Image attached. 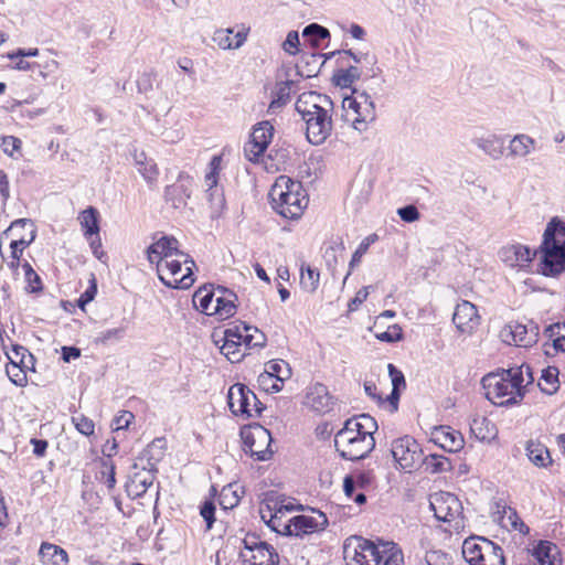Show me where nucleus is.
<instances>
[{"label": "nucleus", "instance_id": "obj_52", "mask_svg": "<svg viewBox=\"0 0 565 565\" xmlns=\"http://www.w3.org/2000/svg\"><path fill=\"white\" fill-rule=\"evenodd\" d=\"M250 330H252V326H247L245 322H239L238 324L227 328L224 331L223 339L228 340L232 343H233V341H235V342L244 344L245 332H248Z\"/></svg>", "mask_w": 565, "mask_h": 565}, {"label": "nucleus", "instance_id": "obj_10", "mask_svg": "<svg viewBox=\"0 0 565 565\" xmlns=\"http://www.w3.org/2000/svg\"><path fill=\"white\" fill-rule=\"evenodd\" d=\"M343 553L351 565H375L380 557V544L361 536H351L344 544Z\"/></svg>", "mask_w": 565, "mask_h": 565}, {"label": "nucleus", "instance_id": "obj_18", "mask_svg": "<svg viewBox=\"0 0 565 565\" xmlns=\"http://www.w3.org/2000/svg\"><path fill=\"white\" fill-rule=\"evenodd\" d=\"M221 156H214L210 161V172L205 175L206 193L214 212H221L225 207V196L217 185V175L221 169Z\"/></svg>", "mask_w": 565, "mask_h": 565}, {"label": "nucleus", "instance_id": "obj_15", "mask_svg": "<svg viewBox=\"0 0 565 565\" xmlns=\"http://www.w3.org/2000/svg\"><path fill=\"white\" fill-rule=\"evenodd\" d=\"M274 136V127L269 121L256 125L250 135V141L245 146V156L256 162L266 151Z\"/></svg>", "mask_w": 565, "mask_h": 565}, {"label": "nucleus", "instance_id": "obj_44", "mask_svg": "<svg viewBox=\"0 0 565 565\" xmlns=\"http://www.w3.org/2000/svg\"><path fill=\"white\" fill-rule=\"evenodd\" d=\"M544 333L553 342L555 350L565 352V322L550 324Z\"/></svg>", "mask_w": 565, "mask_h": 565}, {"label": "nucleus", "instance_id": "obj_47", "mask_svg": "<svg viewBox=\"0 0 565 565\" xmlns=\"http://www.w3.org/2000/svg\"><path fill=\"white\" fill-rule=\"evenodd\" d=\"M239 499L236 484H227L220 493L218 503L224 510L233 509L239 503Z\"/></svg>", "mask_w": 565, "mask_h": 565}, {"label": "nucleus", "instance_id": "obj_5", "mask_svg": "<svg viewBox=\"0 0 565 565\" xmlns=\"http://www.w3.org/2000/svg\"><path fill=\"white\" fill-rule=\"evenodd\" d=\"M181 259H168L158 264L157 273L163 285L170 288L185 289L194 282V260L188 255L179 256Z\"/></svg>", "mask_w": 565, "mask_h": 565}, {"label": "nucleus", "instance_id": "obj_20", "mask_svg": "<svg viewBox=\"0 0 565 565\" xmlns=\"http://www.w3.org/2000/svg\"><path fill=\"white\" fill-rule=\"evenodd\" d=\"M193 178L184 172H180L177 183L167 185L164 189V199L171 203L174 209H181L186 205L191 196Z\"/></svg>", "mask_w": 565, "mask_h": 565}, {"label": "nucleus", "instance_id": "obj_40", "mask_svg": "<svg viewBox=\"0 0 565 565\" xmlns=\"http://www.w3.org/2000/svg\"><path fill=\"white\" fill-rule=\"evenodd\" d=\"M361 71L356 66H349L347 68H340L333 73L332 82L335 86L341 88H350L351 85L360 79Z\"/></svg>", "mask_w": 565, "mask_h": 565}, {"label": "nucleus", "instance_id": "obj_60", "mask_svg": "<svg viewBox=\"0 0 565 565\" xmlns=\"http://www.w3.org/2000/svg\"><path fill=\"white\" fill-rule=\"evenodd\" d=\"M299 34L297 31L288 32L286 40L282 43V49L289 55H296L299 52Z\"/></svg>", "mask_w": 565, "mask_h": 565}, {"label": "nucleus", "instance_id": "obj_64", "mask_svg": "<svg viewBox=\"0 0 565 565\" xmlns=\"http://www.w3.org/2000/svg\"><path fill=\"white\" fill-rule=\"evenodd\" d=\"M397 214L404 222H407V223L415 222V221L419 220V217H420V214H419L417 207L412 204L399 207L397 210Z\"/></svg>", "mask_w": 565, "mask_h": 565}, {"label": "nucleus", "instance_id": "obj_11", "mask_svg": "<svg viewBox=\"0 0 565 565\" xmlns=\"http://www.w3.org/2000/svg\"><path fill=\"white\" fill-rule=\"evenodd\" d=\"M486 397L499 406L518 404L520 401L503 374L489 373L482 377Z\"/></svg>", "mask_w": 565, "mask_h": 565}, {"label": "nucleus", "instance_id": "obj_48", "mask_svg": "<svg viewBox=\"0 0 565 565\" xmlns=\"http://www.w3.org/2000/svg\"><path fill=\"white\" fill-rule=\"evenodd\" d=\"M422 461H424L426 469L431 473L444 472L450 469V461L441 455L433 454L427 456Z\"/></svg>", "mask_w": 565, "mask_h": 565}, {"label": "nucleus", "instance_id": "obj_34", "mask_svg": "<svg viewBox=\"0 0 565 565\" xmlns=\"http://www.w3.org/2000/svg\"><path fill=\"white\" fill-rule=\"evenodd\" d=\"M78 221L86 237L99 234V213L97 209L88 206L79 213Z\"/></svg>", "mask_w": 565, "mask_h": 565}, {"label": "nucleus", "instance_id": "obj_56", "mask_svg": "<svg viewBox=\"0 0 565 565\" xmlns=\"http://www.w3.org/2000/svg\"><path fill=\"white\" fill-rule=\"evenodd\" d=\"M266 342L265 334L259 331L256 327H252V330L248 332H245L244 335V345L247 349L250 348H263Z\"/></svg>", "mask_w": 565, "mask_h": 565}, {"label": "nucleus", "instance_id": "obj_43", "mask_svg": "<svg viewBox=\"0 0 565 565\" xmlns=\"http://www.w3.org/2000/svg\"><path fill=\"white\" fill-rule=\"evenodd\" d=\"M502 526L519 531L522 534L529 533V526L521 520L516 511L512 508H504L501 516Z\"/></svg>", "mask_w": 565, "mask_h": 565}, {"label": "nucleus", "instance_id": "obj_22", "mask_svg": "<svg viewBox=\"0 0 565 565\" xmlns=\"http://www.w3.org/2000/svg\"><path fill=\"white\" fill-rule=\"evenodd\" d=\"M305 403L312 411L326 414L332 409L334 401L326 385L316 383L308 388Z\"/></svg>", "mask_w": 565, "mask_h": 565}, {"label": "nucleus", "instance_id": "obj_28", "mask_svg": "<svg viewBox=\"0 0 565 565\" xmlns=\"http://www.w3.org/2000/svg\"><path fill=\"white\" fill-rule=\"evenodd\" d=\"M290 375L291 369L286 361H270L265 372L258 376V383L259 385H265L266 381H273L274 379L277 380V382L284 383Z\"/></svg>", "mask_w": 565, "mask_h": 565}, {"label": "nucleus", "instance_id": "obj_35", "mask_svg": "<svg viewBox=\"0 0 565 565\" xmlns=\"http://www.w3.org/2000/svg\"><path fill=\"white\" fill-rule=\"evenodd\" d=\"M472 141L479 149L494 160L500 159L503 154V141L494 135L475 138Z\"/></svg>", "mask_w": 565, "mask_h": 565}, {"label": "nucleus", "instance_id": "obj_12", "mask_svg": "<svg viewBox=\"0 0 565 565\" xmlns=\"http://www.w3.org/2000/svg\"><path fill=\"white\" fill-rule=\"evenodd\" d=\"M430 508L437 520L455 522V527L462 525V505L459 499L450 492H439L431 495Z\"/></svg>", "mask_w": 565, "mask_h": 565}, {"label": "nucleus", "instance_id": "obj_3", "mask_svg": "<svg viewBox=\"0 0 565 565\" xmlns=\"http://www.w3.org/2000/svg\"><path fill=\"white\" fill-rule=\"evenodd\" d=\"M541 273L555 277L565 271V222L553 217L543 234L540 246Z\"/></svg>", "mask_w": 565, "mask_h": 565}, {"label": "nucleus", "instance_id": "obj_27", "mask_svg": "<svg viewBox=\"0 0 565 565\" xmlns=\"http://www.w3.org/2000/svg\"><path fill=\"white\" fill-rule=\"evenodd\" d=\"M39 555L43 565H67V552L58 545L43 542Z\"/></svg>", "mask_w": 565, "mask_h": 565}, {"label": "nucleus", "instance_id": "obj_37", "mask_svg": "<svg viewBox=\"0 0 565 565\" xmlns=\"http://www.w3.org/2000/svg\"><path fill=\"white\" fill-rule=\"evenodd\" d=\"M344 245L342 242L333 243L324 249L323 259L331 275L334 277L337 268L344 263Z\"/></svg>", "mask_w": 565, "mask_h": 565}, {"label": "nucleus", "instance_id": "obj_16", "mask_svg": "<svg viewBox=\"0 0 565 565\" xmlns=\"http://www.w3.org/2000/svg\"><path fill=\"white\" fill-rule=\"evenodd\" d=\"M500 335L502 341L510 345L529 348L536 343L539 328L532 324L529 329L522 323L511 322L502 329Z\"/></svg>", "mask_w": 565, "mask_h": 565}, {"label": "nucleus", "instance_id": "obj_57", "mask_svg": "<svg viewBox=\"0 0 565 565\" xmlns=\"http://www.w3.org/2000/svg\"><path fill=\"white\" fill-rule=\"evenodd\" d=\"M126 332L125 327L108 329L98 333L96 342L100 344H107L110 341H120Z\"/></svg>", "mask_w": 565, "mask_h": 565}, {"label": "nucleus", "instance_id": "obj_1", "mask_svg": "<svg viewBox=\"0 0 565 565\" xmlns=\"http://www.w3.org/2000/svg\"><path fill=\"white\" fill-rule=\"evenodd\" d=\"M295 108L306 122L307 140L315 146L322 145L333 128L331 98L316 92L303 93L298 97Z\"/></svg>", "mask_w": 565, "mask_h": 565}, {"label": "nucleus", "instance_id": "obj_55", "mask_svg": "<svg viewBox=\"0 0 565 565\" xmlns=\"http://www.w3.org/2000/svg\"><path fill=\"white\" fill-rule=\"evenodd\" d=\"M489 424L490 422L486 417H476L470 424V430L479 440H486L490 437L488 428Z\"/></svg>", "mask_w": 565, "mask_h": 565}, {"label": "nucleus", "instance_id": "obj_25", "mask_svg": "<svg viewBox=\"0 0 565 565\" xmlns=\"http://www.w3.org/2000/svg\"><path fill=\"white\" fill-rule=\"evenodd\" d=\"M216 292L212 315L218 316L220 319H227L234 316L236 312L237 296L223 286H217Z\"/></svg>", "mask_w": 565, "mask_h": 565}, {"label": "nucleus", "instance_id": "obj_26", "mask_svg": "<svg viewBox=\"0 0 565 565\" xmlns=\"http://www.w3.org/2000/svg\"><path fill=\"white\" fill-rule=\"evenodd\" d=\"M25 226L30 227V237L25 238V237L21 236L20 238L13 239L10 243L11 257L13 259H20V257L22 256L23 249L33 243V241L35 239V236H36V230L31 220L19 218V220L13 221L11 223V226L4 232V233H7L8 231H11V230H14L18 227H25Z\"/></svg>", "mask_w": 565, "mask_h": 565}, {"label": "nucleus", "instance_id": "obj_50", "mask_svg": "<svg viewBox=\"0 0 565 565\" xmlns=\"http://www.w3.org/2000/svg\"><path fill=\"white\" fill-rule=\"evenodd\" d=\"M319 271L308 266L306 269L301 268L300 284L302 288L309 292L316 291L319 286Z\"/></svg>", "mask_w": 565, "mask_h": 565}, {"label": "nucleus", "instance_id": "obj_36", "mask_svg": "<svg viewBox=\"0 0 565 565\" xmlns=\"http://www.w3.org/2000/svg\"><path fill=\"white\" fill-rule=\"evenodd\" d=\"M252 565H278L279 555L268 543L262 542L259 547L252 554Z\"/></svg>", "mask_w": 565, "mask_h": 565}, {"label": "nucleus", "instance_id": "obj_41", "mask_svg": "<svg viewBox=\"0 0 565 565\" xmlns=\"http://www.w3.org/2000/svg\"><path fill=\"white\" fill-rule=\"evenodd\" d=\"M302 36L310 42L312 47L318 49L321 41L330 38V32L318 23H310L303 29Z\"/></svg>", "mask_w": 565, "mask_h": 565}, {"label": "nucleus", "instance_id": "obj_39", "mask_svg": "<svg viewBox=\"0 0 565 565\" xmlns=\"http://www.w3.org/2000/svg\"><path fill=\"white\" fill-rule=\"evenodd\" d=\"M217 295L216 288L209 290L207 288H201L193 295V305L196 309H200L203 313L211 316L215 302V296Z\"/></svg>", "mask_w": 565, "mask_h": 565}, {"label": "nucleus", "instance_id": "obj_49", "mask_svg": "<svg viewBox=\"0 0 565 565\" xmlns=\"http://www.w3.org/2000/svg\"><path fill=\"white\" fill-rule=\"evenodd\" d=\"M243 343H238L233 341L223 339V344L221 347V353L224 354L228 361L232 363L239 362L242 358L245 355V351L242 349Z\"/></svg>", "mask_w": 565, "mask_h": 565}, {"label": "nucleus", "instance_id": "obj_2", "mask_svg": "<svg viewBox=\"0 0 565 565\" xmlns=\"http://www.w3.org/2000/svg\"><path fill=\"white\" fill-rule=\"evenodd\" d=\"M268 198L275 212L285 218H299L309 199L302 183L288 175H279L271 185Z\"/></svg>", "mask_w": 565, "mask_h": 565}, {"label": "nucleus", "instance_id": "obj_7", "mask_svg": "<svg viewBox=\"0 0 565 565\" xmlns=\"http://www.w3.org/2000/svg\"><path fill=\"white\" fill-rule=\"evenodd\" d=\"M462 555L469 565H505L502 547L486 537L466 539Z\"/></svg>", "mask_w": 565, "mask_h": 565}, {"label": "nucleus", "instance_id": "obj_45", "mask_svg": "<svg viewBox=\"0 0 565 565\" xmlns=\"http://www.w3.org/2000/svg\"><path fill=\"white\" fill-rule=\"evenodd\" d=\"M503 376L511 383V387L516 394L519 401H521L524 396V377H523V366L516 369H509L502 371Z\"/></svg>", "mask_w": 565, "mask_h": 565}, {"label": "nucleus", "instance_id": "obj_63", "mask_svg": "<svg viewBox=\"0 0 565 565\" xmlns=\"http://www.w3.org/2000/svg\"><path fill=\"white\" fill-rule=\"evenodd\" d=\"M200 514L206 522V529H212L215 521V505L212 501H205L200 509Z\"/></svg>", "mask_w": 565, "mask_h": 565}, {"label": "nucleus", "instance_id": "obj_58", "mask_svg": "<svg viewBox=\"0 0 565 565\" xmlns=\"http://www.w3.org/2000/svg\"><path fill=\"white\" fill-rule=\"evenodd\" d=\"M72 422L81 434L85 436H90L94 434V422L85 415L79 414L77 416H73Z\"/></svg>", "mask_w": 565, "mask_h": 565}, {"label": "nucleus", "instance_id": "obj_32", "mask_svg": "<svg viewBox=\"0 0 565 565\" xmlns=\"http://www.w3.org/2000/svg\"><path fill=\"white\" fill-rule=\"evenodd\" d=\"M380 557L375 565H403L404 555L402 550L393 542L380 543Z\"/></svg>", "mask_w": 565, "mask_h": 565}, {"label": "nucleus", "instance_id": "obj_33", "mask_svg": "<svg viewBox=\"0 0 565 565\" xmlns=\"http://www.w3.org/2000/svg\"><path fill=\"white\" fill-rule=\"evenodd\" d=\"M135 163L138 172L142 175L148 184L151 185L157 182L159 170L157 163L152 159L147 158L143 152L139 154L136 153Z\"/></svg>", "mask_w": 565, "mask_h": 565}, {"label": "nucleus", "instance_id": "obj_4", "mask_svg": "<svg viewBox=\"0 0 565 565\" xmlns=\"http://www.w3.org/2000/svg\"><path fill=\"white\" fill-rule=\"evenodd\" d=\"M334 446L340 457L345 460L365 458L375 447L372 431L361 430L358 418H349L334 436Z\"/></svg>", "mask_w": 565, "mask_h": 565}, {"label": "nucleus", "instance_id": "obj_17", "mask_svg": "<svg viewBox=\"0 0 565 565\" xmlns=\"http://www.w3.org/2000/svg\"><path fill=\"white\" fill-rule=\"evenodd\" d=\"M257 402L256 394L246 385L236 383L227 393V404L234 415H246L252 417V403Z\"/></svg>", "mask_w": 565, "mask_h": 565}, {"label": "nucleus", "instance_id": "obj_9", "mask_svg": "<svg viewBox=\"0 0 565 565\" xmlns=\"http://www.w3.org/2000/svg\"><path fill=\"white\" fill-rule=\"evenodd\" d=\"M241 437L244 445V451L248 452L255 460L266 461L271 458L270 448L273 437L268 429L256 424L244 427L241 430Z\"/></svg>", "mask_w": 565, "mask_h": 565}, {"label": "nucleus", "instance_id": "obj_59", "mask_svg": "<svg viewBox=\"0 0 565 565\" xmlns=\"http://www.w3.org/2000/svg\"><path fill=\"white\" fill-rule=\"evenodd\" d=\"M377 239L376 234H371L367 237H365L356 250L353 253L351 262H350V268L352 269L358 263H360L361 257L367 252L371 244H373Z\"/></svg>", "mask_w": 565, "mask_h": 565}, {"label": "nucleus", "instance_id": "obj_6", "mask_svg": "<svg viewBox=\"0 0 565 565\" xmlns=\"http://www.w3.org/2000/svg\"><path fill=\"white\" fill-rule=\"evenodd\" d=\"M161 441V439L153 440L149 449L139 458V462L131 465L126 482V491L129 497L139 498L153 484L157 469L156 463L150 461L152 457H148V454Z\"/></svg>", "mask_w": 565, "mask_h": 565}, {"label": "nucleus", "instance_id": "obj_29", "mask_svg": "<svg viewBox=\"0 0 565 565\" xmlns=\"http://www.w3.org/2000/svg\"><path fill=\"white\" fill-rule=\"evenodd\" d=\"M436 441L441 448L449 452L459 451L463 447V438L457 430H451L450 427L441 426L436 431Z\"/></svg>", "mask_w": 565, "mask_h": 565}, {"label": "nucleus", "instance_id": "obj_23", "mask_svg": "<svg viewBox=\"0 0 565 565\" xmlns=\"http://www.w3.org/2000/svg\"><path fill=\"white\" fill-rule=\"evenodd\" d=\"M526 562L533 565H561L559 550L550 541H540L527 556Z\"/></svg>", "mask_w": 565, "mask_h": 565}, {"label": "nucleus", "instance_id": "obj_53", "mask_svg": "<svg viewBox=\"0 0 565 565\" xmlns=\"http://www.w3.org/2000/svg\"><path fill=\"white\" fill-rule=\"evenodd\" d=\"M335 54H344L350 56L355 63H366L371 66L375 65L376 58L373 55H370L369 53H355L352 50H339L333 51L326 55V58H330L334 56Z\"/></svg>", "mask_w": 565, "mask_h": 565}, {"label": "nucleus", "instance_id": "obj_21", "mask_svg": "<svg viewBox=\"0 0 565 565\" xmlns=\"http://www.w3.org/2000/svg\"><path fill=\"white\" fill-rule=\"evenodd\" d=\"M479 319L477 307L470 301L463 300L456 306L452 321L461 333H471Z\"/></svg>", "mask_w": 565, "mask_h": 565}, {"label": "nucleus", "instance_id": "obj_31", "mask_svg": "<svg viewBox=\"0 0 565 565\" xmlns=\"http://www.w3.org/2000/svg\"><path fill=\"white\" fill-rule=\"evenodd\" d=\"M536 149V141L525 134L515 135L509 143V154L513 158H524Z\"/></svg>", "mask_w": 565, "mask_h": 565}, {"label": "nucleus", "instance_id": "obj_46", "mask_svg": "<svg viewBox=\"0 0 565 565\" xmlns=\"http://www.w3.org/2000/svg\"><path fill=\"white\" fill-rule=\"evenodd\" d=\"M294 82L292 81H286L277 86L276 96L273 98V100L269 104L268 111L275 113L277 108H280L281 106L286 105L290 98V90Z\"/></svg>", "mask_w": 565, "mask_h": 565}, {"label": "nucleus", "instance_id": "obj_54", "mask_svg": "<svg viewBox=\"0 0 565 565\" xmlns=\"http://www.w3.org/2000/svg\"><path fill=\"white\" fill-rule=\"evenodd\" d=\"M296 509H297V507L294 505L292 503L280 504L278 508L275 509V513L271 514L270 520L267 522L268 526L270 529H273L274 531H276L277 533H279L281 531V529H279V527H280V525H282L281 518L285 514V512H291Z\"/></svg>", "mask_w": 565, "mask_h": 565}, {"label": "nucleus", "instance_id": "obj_14", "mask_svg": "<svg viewBox=\"0 0 565 565\" xmlns=\"http://www.w3.org/2000/svg\"><path fill=\"white\" fill-rule=\"evenodd\" d=\"M392 457L401 469H412L423 460V451L418 443L411 436L395 439L391 448Z\"/></svg>", "mask_w": 565, "mask_h": 565}, {"label": "nucleus", "instance_id": "obj_42", "mask_svg": "<svg viewBox=\"0 0 565 565\" xmlns=\"http://www.w3.org/2000/svg\"><path fill=\"white\" fill-rule=\"evenodd\" d=\"M99 465L100 470L96 473V479L104 483L108 490H113L116 484L115 463L111 459H100Z\"/></svg>", "mask_w": 565, "mask_h": 565}, {"label": "nucleus", "instance_id": "obj_24", "mask_svg": "<svg viewBox=\"0 0 565 565\" xmlns=\"http://www.w3.org/2000/svg\"><path fill=\"white\" fill-rule=\"evenodd\" d=\"M536 252L532 250L522 244H512L503 246L499 250V257L501 260L510 267H524L535 256Z\"/></svg>", "mask_w": 565, "mask_h": 565}, {"label": "nucleus", "instance_id": "obj_13", "mask_svg": "<svg viewBox=\"0 0 565 565\" xmlns=\"http://www.w3.org/2000/svg\"><path fill=\"white\" fill-rule=\"evenodd\" d=\"M317 513L312 515H296L291 518L287 523L282 524V529L279 533L302 537L315 532L323 531L328 526V518L324 513L313 510Z\"/></svg>", "mask_w": 565, "mask_h": 565}, {"label": "nucleus", "instance_id": "obj_61", "mask_svg": "<svg viewBox=\"0 0 565 565\" xmlns=\"http://www.w3.org/2000/svg\"><path fill=\"white\" fill-rule=\"evenodd\" d=\"M135 419V415L129 411H122L113 422V430L118 431L129 427L131 422Z\"/></svg>", "mask_w": 565, "mask_h": 565}, {"label": "nucleus", "instance_id": "obj_51", "mask_svg": "<svg viewBox=\"0 0 565 565\" xmlns=\"http://www.w3.org/2000/svg\"><path fill=\"white\" fill-rule=\"evenodd\" d=\"M11 366L6 367L9 380L17 386L23 387L26 384V374L10 355H8Z\"/></svg>", "mask_w": 565, "mask_h": 565}, {"label": "nucleus", "instance_id": "obj_38", "mask_svg": "<svg viewBox=\"0 0 565 565\" xmlns=\"http://www.w3.org/2000/svg\"><path fill=\"white\" fill-rule=\"evenodd\" d=\"M558 374L559 371L556 366H547L543 370L537 383L540 390L547 395L555 394L559 387Z\"/></svg>", "mask_w": 565, "mask_h": 565}, {"label": "nucleus", "instance_id": "obj_19", "mask_svg": "<svg viewBox=\"0 0 565 565\" xmlns=\"http://www.w3.org/2000/svg\"><path fill=\"white\" fill-rule=\"evenodd\" d=\"M178 246L179 242L173 236H162L148 247L147 258L157 267L158 264H162L172 256H184V253L180 252Z\"/></svg>", "mask_w": 565, "mask_h": 565}, {"label": "nucleus", "instance_id": "obj_62", "mask_svg": "<svg viewBox=\"0 0 565 565\" xmlns=\"http://www.w3.org/2000/svg\"><path fill=\"white\" fill-rule=\"evenodd\" d=\"M376 338L381 341L392 343L402 340L403 332L397 324H394L392 327H388L386 331L376 334Z\"/></svg>", "mask_w": 565, "mask_h": 565}, {"label": "nucleus", "instance_id": "obj_8", "mask_svg": "<svg viewBox=\"0 0 565 565\" xmlns=\"http://www.w3.org/2000/svg\"><path fill=\"white\" fill-rule=\"evenodd\" d=\"M353 95L344 97L342 107L349 117L350 111H353L354 117L351 119L352 126L355 130L362 132L373 122L376 118L375 105L371 96L366 92L353 89Z\"/></svg>", "mask_w": 565, "mask_h": 565}, {"label": "nucleus", "instance_id": "obj_30", "mask_svg": "<svg viewBox=\"0 0 565 565\" xmlns=\"http://www.w3.org/2000/svg\"><path fill=\"white\" fill-rule=\"evenodd\" d=\"M525 451L529 460L539 468H546L553 462L547 447L540 441L529 440Z\"/></svg>", "mask_w": 565, "mask_h": 565}]
</instances>
